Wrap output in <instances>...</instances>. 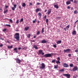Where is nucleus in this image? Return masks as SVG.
Segmentation results:
<instances>
[{"instance_id": "obj_1", "label": "nucleus", "mask_w": 78, "mask_h": 78, "mask_svg": "<svg viewBox=\"0 0 78 78\" xmlns=\"http://www.w3.org/2000/svg\"><path fill=\"white\" fill-rule=\"evenodd\" d=\"M15 39H17V41L19 40V34L18 33H16L15 35Z\"/></svg>"}, {"instance_id": "obj_2", "label": "nucleus", "mask_w": 78, "mask_h": 78, "mask_svg": "<svg viewBox=\"0 0 78 78\" xmlns=\"http://www.w3.org/2000/svg\"><path fill=\"white\" fill-rule=\"evenodd\" d=\"M45 64L44 63H42L41 64V66H40V67L39 68L41 70H42V69H45Z\"/></svg>"}, {"instance_id": "obj_3", "label": "nucleus", "mask_w": 78, "mask_h": 78, "mask_svg": "<svg viewBox=\"0 0 78 78\" xmlns=\"http://www.w3.org/2000/svg\"><path fill=\"white\" fill-rule=\"evenodd\" d=\"M52 54H46L45 55H44V57H46L47 58H48V57H51V56H52V55H53Z\"/></svg>"}, {"instance_id": "obj_4", "label": "nucleus", "mask_w": 78, "mask_h": 78, "mask_svg": "<svg viewBox=\"0 0 78 78\" xmlns=\"http://www.w3.org/2000/svg\"><path fill=\"white\" fill-rule=\"evenodd\" d=\"M63 76H66L67 78H70V75L69 74H63Z\"/></svg>"}, {"instance_id": "obj_5", "label": "nucleus", "mask_w": 78, "mask_h": 78, "mask_svg": "<svg viewBox=\"0 0 78 78\" xmlns=\"http://www.w3.org/2000/svg\"><path fill=\"white\" fill-rule=\"evenodd\" d=\"M43 51L42 50H39V54H40V55H44V53L43 52Z\"/></svg>"}, {"instance_id": "obj_6", "label": "nucleus", "mask_w": 78, "mask_h": 78, "mask_svg": "<svg viewBox=\"0 0 78 78\" xmlns=\"http://www.w3.org/2000/svg\"><path fill=\"white\" fill-rule=\"evenodd\" d=\"M71 50L70 49H68L66 50H64L63 51L65 53H68V52H69Z\"/></svg>"}, {"instance_id": "obj_7", "label": "nucleus", "mask_w": 78, "mask_h": 78, "mask_svg": "<svg viewBox=\"0 0 78 78\" xmlns=\"http://www.w3.org/2000/svg\"><path fill=\"white\" fill-rule=\"evenodd\" d=\"M16 61L17 63L18 64H20L21 62V60H20L19 58H16Z\"/></svg>"}, {"instance_id": "obj_8", "label": "nucleus", "mask_w": 78, "mask_h": 78, "mask_svg": "<svg viewBox=\"0 0 78 78\" xmlns=\"http://www.w3.org/2000/svg\"><path fill=\"white\" fill-rule=\"evenodd\" d=\"M78 69V67H77L76 66L74 67L73 69H72L73 72H75V71H76V70H77Z\"/></svg>"}, {"instance_id": "obj_9", "label": "nucleus", "mask_w": 78, "mask_h": 78, "mask_svg": "<svg viewBox=\"0 0 78 78\" xmlns=\"http://www.w3.org/2000/svg\"><path fill=\"white\" fill-rule=\"evenodd\" d=\"M63 66L64 67H69V65L66 63H63Z\"/></svg>"}, {"instance_id": "obj_10", "label": "nucleus", "mask_w": 78, "mask_h": 78, "mask_svg": "<svg viewBox=\"0 0 78 78\" xmlns=\"http://www.w3.org/2000/svg\"><path fill=\"white\" fill-rule=\"evenodd\" d=\"M47 41H46L45 40H44L42 41L41 43L42 44H45V43H47Z\"/></svg>"}, {"instance_id": "obj_11", "label": "nucleus", "mask_w": 78, "mask_h": 78, "mask_svg": "<svg viewBox=\"0 0 78 78\" xmlns=\"http://www.w3.org/2000/svg\"><path fill=\"white\" fill-rule=\"evenodd\" d=\"M51 9H49V10H48L47 12L48 15H49V14L51 13Z\"/></svg>"}, {"instance_id": "obj_12", "label": "nucleus", "mask_w": 78, "mask_h": 78, "mask_svg": "<svg viewBox=\"0 0 78 78\" xmlns=\"http://www.w3.org/2000/svg\"><path fill=\"white\" fill-rule=\"evenodd\" d=\"M72 34L73 35H76V32L75 30H74L72 32Z\"/></svg>"}, {"instance_id": "obj_13", "label": "nucleus", "mask_w": 78, "mask_h": 78, "mask_svg": "<svg viewBox=\"0 0 78 78\" xmlns=\"http://www.w3.org/2000/svg\"><path fill=\"white\" fill-rule=\"evenodd\" d=\"M54 7L57 9H58V8H59V6H58V5H54Z\"/></svg>"}, {"instance_id": "obj_14", "label": "nucleus", "mask_w": 78, "mask_h": 78, "mask_svg": "<svg viewBox=\"0 0 78 78\" xmlns=\"http://www.w3.org/2000/svg\"><path fill=\"white\" fill-rule=\"evenodd\" d=\"M71 2L70 1H68L66 2V5H69V4Z\"/></svg>"}, {"instance_id": "obj_15", "label": "nucleus", "mask_w": 78, "mask_h": 78, "mask_svg": "<svg viewBox=\"0 0 78 78\" xmlns=\"http://www.w3.org/2000/svg\"><path fill=\"white\" fill-rule=\"evenodd\" d=\"M25 30L26 31H27V30H28V29H29V27H25Z\"/></svg>"}, {"instance_id": "obj_16", "label": "nucleus", "mask_w": 78, "mask_h": 78, "mask_svg": "<svg viewBox=\"0 0 78 78\" xmlns=\"http://www.w3.org/2000/svg\"><path fill=\"white\" fill-rule=\"evenodd\" d=\"M34 48H35V49H36L37 50L38 49V47H37V46H36V45H34Z\"/></svg>"}, {"instance_id": "obj_17", "label": "nucleus", "mask_w": 78, "mask_h": 78, "mask_svg": "<svg viewBox=\"0 0 78 78\" xmlns=\"http://www.w3.org/2000/svg\"><path fill=\"white\" fill-rule=\"evenodd\" d=\"M61 42L62 41L61 40L57 42V44H61Z\"/></svg>"}, {"instance_id": "obj_18", "label": "nucleus", "mask_w": 78, "mask_h": 78, "mask_svg": "<svg viewBox=\"0 0 78 78\" xmlns=\"http://www.w3.org/2000/svg\"><path fill=\"white\" fill-rule=\"evenodd\" d=\"M22 5L23 7H25L26 6V4H25V3H23V4H22Z\"/></svg>"}, {"instance_id": "obj_19", "label": "nucleus", "mask_w": 78, "mask_h": 78, "mask_svg": "<svg viewBox=\"0 0 78 78\" xmlns=\"http://www.w3.org/2000/svg\"><path fill=\"white\" fill-rule=\"evenodd\" d=\"M64 69H60L59 70V72H64Z\"/></svg>"}, {"instance_id": "obj_20", "label": "nucleus", "mask_w": 78, "mask_h": 78, "mask_svg": "<svg viewBox=\"0 0 78 78\" xmlns=\"http://www.w3.org/2000/svg\"><path fill=\"white\" fill-rule=\"evenodd\" d=\"M38 11H39V9L37 8L36 9V12H38Z\"/></svg>"}, {"instance_id": "obj_21", "label": "nucleus", "mask_w": 78, "mask_h": 78, "mask_svg": "<svg viewBox=\"0 0 78 78\" xmlns=\"http://www.w3.org/2000/svg\"><path fill=\"white\" fill-rule=\"evenodd\" d=\"M56 64H60V63H61V62L59 61H56Z\"/></svg>"}, {"instance_id": "obj_22", "label": "nucleus", "mask_w": 78, "mask_h": 78, "mask_svg": "<svg viewBox=\"0 0 78 78\" xmlns=\"http://www.w3.org/2000/svg\"><path fill=\"white\" fill-rule=\"evenodd\" d=\"M38 15L39 16H40V17H41V16H42V14L41 13L39 12L38 13Z\"/></svg>"}, {"instance_id": "obj_23", "label": "nucleus", "mask_w": 78, "mask_h": 78, "mask_svg": "<svg viewBox=\"0 0 78 78\" xmlns=\"http://www.w3.org/2000/svg\"><path fill=\"white\" fill-rule=\"evenodd\" d=\"M8 48H12V46H8Z\"/></svg>"}, {"instance_id": "obj_24", "label": "nucleus", "mask_w": 78, "mask_h": 78, "mask_svg": "<svg viewBox=\"0 0 78 78\" xmlns=\"http://www.w3.org/2000/svg\"><path fill=\"white\" fill-rule=\"evenodd\" d=\"M77 13H78V12H77V11L76 10H75L74 11V14H77Z\"/></svg>"}, {"instance_id": "obj_25", "label": "nucleus", "mask_w": 78, "mask_h": 78, "mask_svg": "<svg viewBox=\"0 0 78 78\" xmlns=\"http://www.w3.org/2000/svg\"><path fill=\"white\" fill-rule=\"evenodd\" d=\"M44 28H43L42 29V33H44Z\"/></svg>"}, {"instance_id": "obj_26", "label": "nucleus", "mask_w": 78, "mask_h": 78, "mask_svg": "<svg viewBox=\"0 0 78 78\" xmlns=\"http://www.w3.org/2000/svg\"><path fill=\"white\" fill-rule=\"evenodd\" d=\"M40 34V31H38L37 33V35H39V34Z\"/></svg>"}, {"instance_id": "obj_27", "label": "nucleus", "mask_w": 78, "mask_h": 78, "mask_svg": "<svg viewBox=\"0 0 78 78\" xmlns=\"http://www.w3.org/2000/svg\"><path fill=\"white\" fill-rule=\"evenodd\" d=\"M69 27H70V26H69V25H68L67 26H66V28L67 29V30H68V29H69Z\"/></svg>"}, {"instance_id": "obj_28", "label": "nucleus", "mask_w": 78, "mask_h": 78, "mask_svg": "<svg viewBox=\"0 0 78 78\" xmlns=\"http://www.w3.org/2000/svg\"><path fill=\"white\" fill-rule=\"evenodd\" d=\"M23 21V19L22 18L21 19V20H20V22H22Z\"/></svg>"}, {"instance_id": "obj_29", "label": "nucleus", "mask_w": 78, "mask_h": 78, "mask_svg": "<svg viewBox=\"0 0 78 78\" xmlns=\"http://www.w3.org/2000/svg\"><path fill=\"white\" fill-rule=\"evenodd\" d=\"M55 69H57L58 68V65H55Z\"/></svg>"}, {"instance_id": "obj_30", "label": "nucleus", "mask_w": 78, "mask_h": 78, "mask_svg": "<svg viewBox=\"0 0 78 78\" xmlns=\"http://www.w3.org/2000/svg\"><path fill=\"white\" fill-rule=\"evenodd\" d=\"M8 12V10H6L5 11H4V14H5V13H6V12Z\"/></svg>"}, {"instance_id": "obj_31", "label": "nucleus", "mask_w": 78, "mask_h": 78, "mask_svg": "<svg viewBox=\"0 0 78 78\" xmlns=\"http://www.w3.org/2000/svg\"><path fill=\"white\" fill-rule=\"evenodd\" d=\"M70 66L71 67H73V64H70Z\"/></svg>"}, {"instance_id": "obj_32", "label": "nucleus", "mask_w": 78, "mask_h": 78, "mask_svg": "<svg viewBox=\"0 0 78 78\" xmlns=\"http://www.w3.org/2000/svg\"><path fill=\"white\" fill-rule=\"evenodd\" d=\"M46 22L48 24V19H46Z\"/></svg>"}, {"instance_id": "obj_33", "label": "nucleus", "mask_w": 78, "mask_h": 78, "mask_svg": "<svg viewBox=\"0 0 78 78\" xmlns=\"http://www.w3.org/2000/svg\"><path fill=\"white\" fill-rule=\"evenodd\" d=\"M57 60H58V61H60V58L59 57L58 58Z\"/></svg>"}, {"instance_id": "obj_34", "label": "nucleus", "mask_w": 78, "mask_h": 78, "mask_svg": "<svg viewBox=\"0 0 78 78\" xmlns=\"http://www.w3.org/2000/svg\"><path fill=\"white\" fill-rule=\"evenodd\" d=\"M9 21L10 22V23H12V20L11 19L9 20Z\"/></svg>"}, {"instance_id": "obj_35", "label": "nucleus", "mask_w": 78, "mask_h": 78, "mask_svg": "<svg viewBox=\"0 0 78 78\" xmlns=\"http://www.w3.org/2000/svg\"><path fill=\"white\" fill-rule=\"evenodd\" d=\"M55 61H56V60H53L52 62V63L55 62Z\"/></svg>"}, {"instance_id": "obj_36", "label": "nucleus", "mask_w": 78, "mask_h": 78, "mask_svg": "<svg viewBox=\"0 0 78 78\" xmlns=\"http://www.w3.org/2000/svg\"><path fill=\"white\" fill-rule=\"evenodd\" d=\"M3 44H0V47H3Z\"/></svg>"}, {"instance_id": "obj_37", "label": "nucleus", "mask_w": 78, "mask_h": 78, "mask_svg": "<svg viewBox=\"0 0 78 78\" xmlns=\"http://www.w3.org/2000/svg\"><path fill=\"white\" fill-rule=\"evenodd\" d=\"M75 52H78V49H76L75 51Z\"/></svg>"}, {"instance_id": "obj_38", "label": "nucleus", "mask_w": 78, "mask_h": 78, "mask_svg": "<svg viewBox=\"0 0 78 78\" xmlns=\"http://www.w3.org/2000/svg\"><path fill=\"white\" fill-rule=\"evenodd\" d=\"M44 19H47V16L45 15L44 16Z\"/></svg>"}, {"instance_id": "obj_39", "label": "nucleus", "mask_w": 78, "mask_h": 78, "mask_svg": "<svg viewBox=\"0 0 78 78\" xmlns=\"http://www.w3.org/2000/svg\"><path fill=\"white\" fill-rule=\"evenodd\" d=\"M17 6V5L15 4L14 5V8H16V7Z\"/></svg>"}, {"instance_id": "obj_40", "label": "nucleus", "mask_w": 78, "mask_h": 78, "mask_svg": "<svg viewBox=\"0 0 78 78\" xmlns=\"http://www.w3.org/2000/svg\"><path fill=\"white\" fill-rule=\"evenodd\" d=\"M53 46L54 47H55V48H56V45H53Z\"/></svg>"}, {"instance_id": "obj_41", "label": "nucleus", "mask_w": 78, "mask_h": 78, "mask_svg": "<svg viewBox=\"0 0 78 78\" xmlns=\"http://www.w3.org/2000/svg\"><path fill=\"white\" fill-rule=\"evenodd\" d=\"M31 5H33V3H32L31 2L30 3L29 6H31Z\"/></svg>"}, {"instance_id": "obj_42", "label": "nucleus", "mask_w": 78, "mask_h": 78, "mask_svg": "<svg viewBox=\"0 0 78 78\" xmlns=\"http://www.w3.org/2000/svg\"><path fill=\"white\" fill-rule=\"evenodd\" d=\"M3 31L4 32H5V31H6V29H4L3 30Z\"/></svg>"}, {"instance_id": "obj_43", "label": "nucleus", "mask_w": 78, "mask_h": 78, "mask_svg": "<svg viewBox=\"0 0 78 78\" xmlns=\"http://www.w3.org/2000/svg\"><path fill=\"white\" fill-rule=\"evenodd\" d=\"M17 48H16L14 49V51H17Z\"/></svg>"}, {"instance_id": "obj_44", "label": "nucleus", "mask_w": 78, "mask_h": 78, "mask_svg": "<svg viewBox=\"0 0 78 78\" xmlns=\"http://www.w3.org/2000/svg\"><path fill=\"white\" fill-rule=\"evenodd\" d=\"M16 23H19V20H17L16 22Z\"/></svg>"}, {"instance_id": "obj_45", "label": "nucleus", "mask_w": 78, "mask_h": 78, "mask_svg": "<svg viewBox=\"0 0 78 78\" xmlns=\"http://www.w3.org/2000/svg\"><path fill=\"white\" fill-rule=\"evenodd\" d=\"M15 8L14 7H12V10H15Z\"/></svg>"}, {"instance_id": "obj_46", "label": "nucleus", "mask_w": 78, "mask_h": 78, "mask_svg": "<svg viewBox=\"0 0 78 78\" xmlns=\"http://www.w3.org/2000/svg\"><path fill=\"white\" fill-rule=\"evenodd\" d=\"M37 5H41V3H38L37 4Z\"/></svg>"}, {"instance_id": "obj_47", "label": "nucleus", "mask_w": 78, "mask_h": 78, "mask_svg": "<svg viewBox=\"0 0 78 78\" xmlns=\"http://www.w3.org/2000/svg\"><path fill=\"white\" fill-rule=\"evenodd\" d=\"M6 26H8V27H11V26L9 25H6Z\"/></svg>"}, {"instance_id": "obj_48", "label": "nucleus", "mask_w": 78, "mask_h": 78, "mask_svg": "<svg viewBox=\"0 0 78 78\" xmlns=\"http://www.w3.org/2000/svg\"><path fill=\"white\" fill-rule=\"evenodd\" d=\"M68 56L69 57H70V56H71V54H69L68 55Z\"/></svg>"}, {"instance_id": "obj_49", "label": "nucleus", "mask_w": 78, "mask_h": 78, "mask_svg": "<svg viewBox=\"0 0 78 78\" xmlns=\"http://www.w3.org/2000/svg\"><path fill=\"white\" fill-rule=\"evenodd\" d=\"M67 8L68 9H70V7L69 6H68Z\"/></svg>"}, {"instance_id": "obj_50", "label": "nucleus", "mask_w": 78, "mask_h": 78, "mask_svg": "<svg viewBox=\"0 0 78 78\" xmlns=\"http://www.w3.org/2000/svg\"><path fill=\"white\" fill-rule=\"evenodd\" d=\"M74 3H77V1H76V0L74 1Z\"/></svg>"}, {"instance_id": "obj_51", "label": "nucleus", "mask_w": 78, "mask_h": 78, "mask_svg": "<svg viewBox=\"0 0 78 78\" xmlns=\"http://www.w3.org/2000/svg\"><path fill=\"white\" fill-rule=\"evenodd\" d=\"M36 22V21L35 20H33V23H35Z\"/></svg>"}, {"instance_id": "obj_52", "label": "nucleus", "mask_w": 78, "mask_h": 78, "mask_svg": "<svg viewBox=\"0 0 78 78\" xmlns=\"http://www.w3.org/2000/svg\"><path fill=\"white\" fill-rule=\"evenodd\" d=\"M73 77L74 78H76V76L75 75V76H73Z\"/></svg>"}, {"instance_id": "obj_53", "label": "nucleus", "mask_w": 78, "mask_h": 78, "mask_svg": "<svg viewBox=\"0 0 78 78\" xmlns=\"http://www.w3.org/2000/svg\"><path fill=\"white\" fill-rule=\"evenodd\" d=\"M57 19H61V17H57Z\"/></svg>"}, {"instance_id": "obj_54", "label": "nucleus", "mask_w": 78, "mask_h": 78, "mask_svg": "<svg viewBox=\"0 0 78 78\" xmlns=\"http://www.w3.org/2000/svg\"><path fill=\"white\" fill-rule=\"evenodd\" d=\"M8 8V6H5V8Z\"/></svg>"}, {"instance_id": "obj_55", "label": "nucleus", "mask_w": 78, "mask_h": 78, "mask_svg": "<svg viewBox=\"0 0 78 78\" xmlns=\"http://www.w3.org/2000/svg\"><path fill=\"white\" fill-rule=\"evenodd\" d=\"M35 40H32V42H35Z\"/></svg>"}, {"instance_id": "obj_56", "label": "nucleus", "mask_w": 78, "mask_h": 78, "mask_svg": "<svg viewBox=\"0 0 78 78\" xmlns=\"http://www.w3.org/2000/svg\"><path fill=\"white\" fill-rule=\"evenodd\" d=\"M30 36H31L30 34H29V38H30Z\"/></svg>"}, {"instance_id": "obj_57", "label": "nucleus", "mask_w": 78, "mask_h": 78, "mask_svg": "<svg viewBox=\"0 0 78 78\" xmlns=\"http://www.w3.org/2000/svg\"><path fill=\"white\" fill-rule=\"evenodd\" d=\"M73 7L71 8V10H73Z\"/></svg>"}, {"instance_id": "obj_58", "label": "nucleus", "mask_w": 78, "mask_h": 78, "mask_svg": "<svg viewBox=\"0 0 78 78\" xmlns=\"http://www.w3.org/2000/svg\"><path fill=\"white\" fill-rule=\"evenodd\" d=\"M70 1V2H73V0H69Z\"/></svg>"}, {"instance_id": "obj_59", "label": "nucleus", "mask_w": 78, "mask_h": 78, "mask_svg": "<svg viewBox=\"0 0 78 78\" xmlns=\"http://www.w3.org/2000/svg\"><path fill=\"white\" fill-rule=\"evenodd\" d=\"M0 11H2V9L1 8H0Z\"/></svg>"}, {"instance_id": "obj_60", "label": "nucleus", "mask_w": 78, "mask_h": 78, "mask_svg": "<svg viewBox=\"0 0 78 78\" xmlns=\"http://www.w3.org/2000/svg\"><path fill=\"white\" fill-rule=\"evenodd\" d=\"M47 10H45V11H44V12H47Z\"/></svg>"}, {"instance_id": "obj_61", "label": "nucleus", "mask_w": 78, "mask_h": 78, "mask_svg": "<svg viewBox=\"0 0 78 78\" xmlns=\"http://www.w3.org/2000/svg\"><path fill=\"white\" fill-rule=\"evenodd\" d=\"M0 39H1V40H3V39L2 38H0Z\"/></svg>"}, {"instance_id": "obj_62", "label": "nucleus", "mask_w": 78, "mask_h": 78, "mask_svg": "<svg viewBox=\"0 0 78 78\" xmlns=\"http://www.w3.org/2000/svg\"><path fill=\"white\" fill-rule=\"evenodd\" d=\"M18 49H19V50H20V49H21V48H18Z\"/></svg>"}, {"instance_id": "obj_63", "label": "nucleus", "mask_w": 78, "mask_h": 78, "mask_svg": "<svg viewBox=\"0 0 78 78\" xmlns=\"http://www.w3.org/2000/svg\"><path fill=\"white\" fill-rule=\"evenodd\" d=\"M19 8H20V9H21V6H19Z\"/></svg>"}, {"instance_id": "obj_64", "label": "nucleus", "mask_w": 78, "mask_h": 78, "mask_svg": "<svg viewBox=\"0 0 78 78\" xmlns=\"http://www.w3.org/2000/svg\"><path fill=\"white\" fill-rule=\"evenodd\" d=\"M64 30H65V31H66V28H65Z\"/></svg>"}]
</instances>
